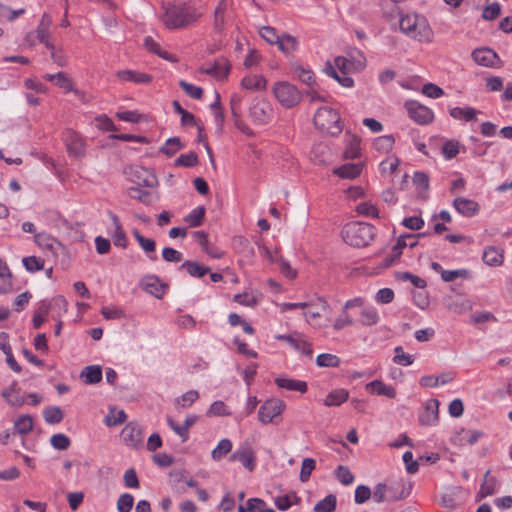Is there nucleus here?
<instances>
[{"label":"nucleus","instance_id":"c03bdc74","mask_svg":"<svg viewBox=\"0 0 512 512\" xmlns=\"http://www.w3.org/2000/svg\"><path fill=\"white\" fill-rule=\"evenodd\" d=\"M14 429L17 433L28 434L33 429V418L30 415H22L14 422Z\"/></svg>","mask_w":512,"mask_h":512},{"label":"nucleus","instance_id":"4be33fe9","mask_svg":"<svg viewBox=\"0 0 512 512\" xmlns=\"http://www.w3.org/2000/svg\"><path fill=\"white\" fill-rule=\"evenodd\" d=\"M275 384L282 389H286L288 391H297L301 394H304L308 390L307 382L286 378V377H277L274 380Z\"/></svg>","mask_w":512,"mask_h":512},{"label":"nucleus","instance_id":"a211bd4d","mask_svg":"<svg viewBox=\"0 0 512 512\" xmlns=\"http://www.w3.org/2000/svg\"><path fill=\"white\" fill-rule=\"evenodd\" d=\"M439 401L430 399L426 402L424 409L419 413V422L422 425H435L438 422Z\"/></svg>","mask_w":512,"mask_h":512},{"label":"nucleus","instance_id":"2f4dec72","mask_svg":"<svg viewBox=\"0 0 512 512\" xmlns=\"http://www.w3.org/2000/svg\"><path fill=\"white\" fill-rule=\"evenodd\" d=\"M291 67L293 72L296 74V76L302 83L306 84L310 88H313V86L315 85V78L312 70L305 68L304 66L298 63H292Z\"/></svg>","mask_w":512,"mask_h":512},{"label":"nucleus","instance_id":"f257e3e1","mask_svg":"<svg viewBox=\"0 0 512 512\" xmlns=\"http://www.w3.org/2000/svg\"><path fill=\"white\" fill-rule=\"evenodd\" d=\"M201 17L198 10L188 4H169L161 20L168 29H182L195 23Z\"/></svg>","mask_w":512,"mask_h":512},{"label":"nucleus","instance_id":"c85d7f7f","mask_svg":"<svg viewBox=\"0 0 512 512\" xmlns=\"http://www.w3.org/2000/svg\"><path fill=\"white\" fill-rule=\"evenodd\" d=\"M178 270H186L187 273L194 278H202L207 273L210 272V268L207 266H203L198 264L197 262L186 260L184 263H182Z\"/></svg>","mask_w":512,"mask_h":512},{"label":"nucleus","instance_id":"6e6552de","mask_svg":"<svg viewBox=\"0 0 512 512\" xmlns=\"http://www.w3.org/2000/svg\"><path fill=\"white\" fill-rule=\"evenodd\" d=\"M62 139L70 157L81 159L86 155V142L79 133L72 129H66Z\"/></svg>","mask_w":512,"mask_h":512},{"label":"nucleus","instance_id":"603ef678","mask_svg":"<svg viewBox=\"0 0 512 512\" xmlns=\"http://www.w3.org/2000/svg\"><path fill=\"white\" fill-rule=\"evenodd\" d=\"M379 321V315L375 308H364L360 313V322L364 326H372Z\"/></svg>","mask_w":512,"mask_h":512},{"label":"nucleus","instance_id":"5701e85b","mask_svg":"<svg viewBox=\"0 0 512 512\" xmlns=\"http://www.w3.org/2000/svg\"><path fill=\"white\" fill-rule=\"evenodd\" d=\"M117 77L123 81L133 82L136 84H149L153 79L150 74L128 69L118 71Z\"/></svg>","mask_w":512,"mask_h":512},{"label":"nucleus","instance_id":"6e6d98bb","mask_svg":"<svg viewBox=\"0 0 512 512\" xmlns=\"http://www.w3.org/2000/svg\"><path fill=\"white\" fill-rule=\"evenodd\" d=\"M12 290V273L9 268H1L0 294H7Z\"/></svg>","mask_w":512,"mask_h":512},{"label":"nucleus","instance_id":"338daca9","mask_svg":"<svg viewBox=\"0 0 512 512\" xmlns=\"http://www.w3.org/2000/svg\"><path fill=\"white\" fill-rule=\"evenodd\" d=\"M501 13V6L498 2L486 6L482 11V18L487 21L496 19Z\"/></svg>","mask_w":512,"mask_h":512},{"label":"nucleus","instance_id":"4468645a","mask_svg":"<svg viewBox=\"0 0 512 512\" xmlns=\"http://www.w3.org/2000/svg\"><path fill=\"white\" fill-rule=\"evenodd\" d=\"M107 214L112 222V228L108 229V234L111 236L113 244L123 249L127 248V236L123 230L119 217L110 210L107 212Z\"/></svg>","mask_w":512,"mask_h":512},{"label":"nucleus","instance_id":"69168bd1","mask_svg":"<svg viewBox=\"0 0 512 512\" xmlns=\"http://www.w3.org/2000/svg\"><path fill=\"white\" fill-rule=\"evenodd\" d=\"M134 504V497L129 493L120 495L117 501V510L119 512H130Z\"/></svg>","mask_w":512,"mask_h":512},{"label":"nucleus","instance_id":"0eeeda50","mask_svg":"<svg viewBox=\"0 0 512 512\" xmlns=\"http://www.w3.org/2000/svg\"><path fill=\"white\" fill-rule=\"evenodd\" d=\"M276 99L285 108H292L301 101L302 94L296 86L288 82H278L273 88Z\"/></svg>","mask_w":512,"mask_h":512},{"label":"nucleus","instance_id":"09e8293b","mask_svg":"<svg viewBox=\"0 0 512 512\" xmlns=\"http://www.w3.org/2000/svg\"><path fill=\"white\" fill-rule=\"evenodd\" d=\"M232 449V442L229 439H222L218 445L212 450L211 457L215 461L221 460Z\"/></svg>","mask_w":512,"mask_h":512},{"label":"nucleus","instance_id":"9d476101","mask_svg":"<svg viewBox=\"0 0 512 512\" xmlns=\"http://www.w3.org/2000/svg\"><path fill=\"white\" fill-rule=\"evenodd\" d=\"M405 108L409 117L420 125L429 124L433 120V112L417 101H407L405 103Z\"/></svg>","mask_w":512,"mask_h":512},{"label":"nucleus","instance_id":"0e129e2a","mask_svg":"<svg viewBox=\"0 0 512 512\" xmlns=\"http://www.w3.org/2000/svg\"><path fill=\"white\" fill-rule=\"evenodd\" d=\"M179 86L183 89V91L189 95L193 99H201L203 96V89L201 87L195 86L186 82L185 80H181L179 82Z\"/></svg>","mask_w":512,"mask_h":512},{"label":"nucleus","instance_id":"20e7f679","mask_svg":"<svg viewBox=\"0 0 512 512\" xmlns=\"http://www.w3.org/2000/svg\"><path fill=\"white\" fill-rule=\"evenodd\" d=\"M313 122L318 130L326 132L331 136L339 135L342 132L340 115L337 110L330 107L318 108L314 114Z\"/></svg>","mask_w":512,"mask_h":512},{"label":"nucleus","instance_id":"f704fd0d","mask_svg":"<svg viewBox=\"0 0 512 512\" xmlns=\"http://www.w3.org/2000/svg\"><path fill=\"white\" fill-rule=\"evenodd\" d=\"M227 10L226 0H220L214 11L213 27L216 32H223L225 28V12Z\"/></svg>","mask_w":512,"mask_h":512},{"label":"nucleus","instance_id":"a878e982","mask_svg":"<svg viewBox=\"0 0 512 512\" xmlns=\"http://www.w3.org/2000/svg\"><path fill=\"white\" fill-rule=\"evenodd\" d=\"M1 396L11 406L18 407L22 406L25 403V398L20 394L16 381H13L9 387L3 389L1 392Z\"/></svg>","mask_w":512,"mask_h":512},{"label":"nucleus","instance_id":"2eb2a0df","mask_svg":"<svg viewBox=\"0 0 512 512\" xmlns=\"http://www.w3.org/2000/svg\"><path fill=\"white\" fill-rule=\"evenodd\" d=\"M472 58L477 64L485 67H498L500 63L497 53L488 47L473 50Z\"/></svg>","mask_w":512,"mask_h":512},{"label":"nucleus","instance_id":"f8f14e48","mask_svg":"<svg viewBox=\"0 0 512 512\" xmlns=\"http://www.w3.org/2000/svg\"><path fill=\"white\" fill-rule=\"evenodd\" d=\"M139 286L143 291L157 299H162L168 289V285L162 282L156 275H147L143 277L139 282Z\"/></svg>","mask_w":512,"mask_h":512},{"label":"nucleus","instance_id":"39448f33","mask_svg":"<svg viewBox=\"0 0 512 512\" xmlns=\"http://www.w3.org/2000/svg\"><path fill=\"white\" fill-rule=\"evenodd\" d=\"M248 115L255 125L267 124L273 117L272 105L265 98L256 96L250 103Z\"/></svg>","mask_w":512,"mask_h":512},{"label":"nucleus","instance_id":"dca6fc26","mask_svg":"<svg viewBox=\"0 0 512 512\" xmlns=\"http://www.w3.org/2000/svg\"><path fill=\"white\" fill-rule=\"evenodd\" d=\"M232 462H240L246 469L253 471L255 468V453L249 445H244L235 450L229 458Z\"/></svg>","mask_w":512,"mask_h":512},{"label":"nucleus","instance_id":"13d9d810","mask_svg":"<svg viewBox=\"0 0 512 512\" xmlns=\"http://www.w3.org/2000/svg\"><path fill=\"white\" fill-rule=\"evenodd\" d=\"M335 475L338 481L345 486L352 484L354 481V475L351 473L349 468L344 465H339L336 468Z\"/></svg>","mask_w":512,"mask_h":512},{"label":"nucleus","instance_id":"49530a36","mask_svg":"<svg viewBox=\"0 0 512 512\" xmlns=\"http://www.w3.org/2000/svg\"><path fill=\"white\" fill-rule=\"evenodd\" d=\"M337 499L333 494L327 495L324 499L318 501L314 506L315 512H333L336 509Z\"/></svg>","mask_w":512,"mask_h":512},{"label":"nucleus","instance_id":"9b49d317","mask_svg":"<svg viewBox=\"0 0 512 512\" xmlns=\"http://www.w3.org/2000/svg\"><path fill=\"white\" fill-rule=\"evenodd\" d=\"M121 438L126 446L133 449L143 446V431L136 423H128L121 431Z\"/></svg>","mask_w":512,"mask_h":512},{"label":"nucleus","instance_id":"864d4df0","mask_svg":"<svg viewBox=\"0 0 512 512\" xmlns=\"http://www.w3.org/2000/svg\"><path fill=\"white\" fill-rule=\"evenodd\" d=\"M198 164V156L195 152L191 151L187 154H181L174 161V166H183L187 168L195 167Z\"/></svg>","mask_w":512,"mask_h":512},{"label":"nucleus","instance_id":"6ab92c4d","mask_svg":"<svg viewBox=\"0 0 512 512\" xmlns=\"http://www.w3.org/2000/svg\"><path fill=\"white\" fill-rule=\"evenodd\" d=\"M500 483L498 479L491 475V471L487 470L484 474L480 489L476 495V501L493 495L499 489Z\"/></svg>","mask_w":512,"mask_h":512},{"label":"nucleus","instance_id":"8fccbe9b","mask_svg":"<svg viewBox=\"0 0 512 512\" xmlns=\"http://www.w3.org/2000/svg\"><path fill=\"white\" fill-rule=\"evenodd\" d=\"M127 415L124 410L116 411V409H110L109 413L104 418V423L107 426H116L126 421Z\"/></svg>","mask_w":512,"mask_h":512},{"label":"nucleus","instance_id":"e2e57ef3","mask_svg":"<svg viewBox=\"0 0 512 512\" xmlns=\"http://www.w3.org/2000/svg\"><path fill=\"white\" fill-rule=\"evenodd\" d=\"M234 247L239 249L245 256H253L254 248L250 245L248 239L243 236H237L233 240Z\"/></svg>","mask_w":512,"mask_h":512},{"label":"nucleus","instance_id":"a18cd8bd","mask_svg":"<svg viewBox=\"0 0 512 512\" xmlns=\"http://www.w3.org/2000/svg\"><path fill=\"white\" fill-rule=\"evenodd\" d=\"M340 363V358L334 354L322 353L316 358L318 367L336 368L339 367Z\"/></svg>","mask_w":512,"mask_h":512},{"label":"nucleus","instance_id":"c9c22d12","mask_svg":"<svg viewBox=\"0 0 512 512\" xmlns=\"http://www.w3.org/2000/svg\"><path fill=\"white\" fill-rule=\"evenodd\" d=\"M349 397V392L345 389H338L331 391L324 400V405L327 407L339 406L344 403Z\"/></svg>","mask_w":512,"mask_h":512},{"label":"nucleus","instance_id":"5fc2aeb1","mask_svg":"<svg viewBox=\"0 0 512 512\" xmlns=\"http://www.w3.org/2000/svg\"><path fill=\"white\" fill-rule=\"evenodd\" d=\"M129 197L138 200L145 205L151 203V193L147 190H143L140 187H130L127 191Z\"/></svg>","mask_w":512,"mask_h":512},{"label":"nucleus","instance_id":"4c0bfd02","mask_svg":"<svg viewBox=\"0 0 512 512\" xmlns=\"http://www.w3.org/2000/svg\"><path fill=\"white\" fill-rule=\"evenodd\" d=\"M241 86L247 90H263L266 87V79L263 76H246L242 79Z\"/></svg>","mask_w":512,"mask_h":512},{"label":"nucleus","instance_id":"423d86ee","mask_svg":"<svg viewBox=\"0 0 512 512\" xmlns=\"http://www.w3.org/2000/svg\"><path fill=\"white\" fill-rule=\"evenodd\" d=\"M285 408L286 404L283 400L278 398L268 399L259 408L258 420L262 424H278L281 421L280 415L283 413Z\"/></svg>","mask_w":512,"mask_h":512},{"label":"nucleus","instance_id":"79ce46f5","mask_svg":"<svg viewBox=\"0 0 512 512\" xmlns=\"http://www.w3.org/2000/svg\"><path fill=\"white\" fill-rule=\"evenodd\" d=\"M183 146L179 137H171L166 140L165 144L159 149V152L171 157L182 149Z\"/></svg>","mask_w":512,"mask_h":512},{"label":"nucleus","instance_id":"f03ea898","mask_svg":"<svg viewBox=\"0 0 512 512\" xmlns=\"http://www.w3.org/2000/svg\"><path fill=\"white\" fill-rule=\"evenodd\" d=\"M399 28L406 36L419 42L429 43L433 39V31L428 20L417 13L400 15Z\"/></svg>","mask_w":512,"mask_h":512},{"label":"nucleus","instance_id":"473e14b6","mask_svg":"<svg viewBox=\"0 0 512 512\" xmlns=\"http://www.w3.org/2000/svg\"><path fill=\"white\" fill-rule=\"evenodd\" d=\"M35 243L42 248H46L52 252H56L59 248H62V244L46 233H37L34 236Z\"/></svg>","mask_w":512,"mask_h":512},{"label":"nucleus","instance_id":"4d7b16f0","mask_svg":"<svg viewBox=\"0 0 512 512\" xmlns=\"http://www.w3.org/2000/svg\"><path fill=\"white\" fill-rule=\"evenodd\" d=\"M22 263L25 269L30 273H34L44 269V260L36 256L24 257L22 259Z\"/></svg>","mask_w":512,"mask_h":512},{"label":"nucleus","instance_id":"3c124183","mask_svg":"<svg viewBox=\"0 0 512 512\" xmlns=\"http://www.w3.org/2000/svg\"><path fill=\"white\" fill-rule=\"evenodd\" d=\"M241 101H242V97L240 95L234 94V95L231 96V99H230L231 114H232V117L234 118L236 127L239 128V129H242V126H241L242 123L240 121V117H241L240 104H241Z\"/></svg>","mask_w":512,"mask_h":512},{"label":"nucleus","instance_id":"052dcab7","mask_svg":"<svg viewBox=\"0 0 512 512\" xmlns=\"http://www.w3.org/2000/svg\"><path fill=\"white\" fill-rule=\"evenodd\" d=\"M316 467V462L312 458H305L302 461L301 471L299 475V479L301 482H307L311 476L312 471Z\"/></svg>","mask_w":512,"mask_h":512},{"label":"nucleus","instance_id":"cd10ccee","mask_svg":"<svg viewBox=\"0 0 512 512\" xmlns=\"http://www.w3.org/2000/svg\"><path fill=\"white\" fill-rule=\"evenodd\" d=\"M366 387L373 394L383 395L390 399H393L396 396L395 388L390 385H386L381 380H373L368 383Z\"/></svg>","mask_w":512,"mask_h":512},{"label":"nucleus","instance_id":"7c9ffc66","mask_svg":"<svg viewBox=\"0 0 512 512\" xmlns=\"http://www.w3.org/2000/svg\"><path fill=\"white\" fill-rule=\"evenodd\" d=\"M52 308V303L41 301L39 307L33 313V328L39 329L47 320V316Z\"/></svg>","mask_w":512,"mask_h":512},{"label":"nucleus","instance_id":"bb28decb","mask_svg":"<svg viewBox=\"0 0 512 512\" xmlns=\"http://www.w3.org/2000/svg\"><path fill=\"white\" fill-rule=\"evenodd\" d=\"M361 163H347L333 170V173L342 179H355L362 172Z\"/></svg>","mask_w":512,"mask_h":512},{"label":"nucleus","instance_id":"680f3d73","mask_svg":"<svg viewBox=\"0 0 512 512\" xmlns=\"http://www.w3.org/2000/svg\"><path fill=\"white\" fill-rule=\"evenodd\" d=\"M460 144L457 141H446L442 146V153L446 160H451L459 153Z\"/></svg>","mask_w":512,"mask_h":512},{"label":"nucleus","instance_id":"c756f323","mask_svg":"<svg viewBox=\"0 0 512 512\" xmlns=\"http://www.w3.org/2000/svg\"><path fill=\"white\" fill-rule=\"evenodd\" d=\"M80 377L85 384H97L102 380V369L98 365L87 366L82 370Z\"/></svg>","mask_w":512,"mask_h":512},{"label":"nucleus","instance_id":"412c9836","mask_svg":"<svg viewBox=\"0 0 512 512\" xmlns=\"http://www.w3.org/2000/svg\"><path fill=\"white\" fill-rule=\"evenodd\" d=\"M482 260L486 265L491 267L501 266L504 261L503 249L495 246L486 247L482 253Z\"/></svg>","mask_w":512,"mask_h":512},{"label":"nucleus","instance_id":"ea45409f","mask_svg":"<svg viewBox=\"0 0 512 512\" xmlns=\"http://www.w3.org/2000/svg\"><path fill=\"white\" fill-rule=\"evenodd\" d=\"M277 45L283 53L290 54L297 49L298 41L292 35L283 34L280 36V39H279V42Z\"/></svg>","mask_w":512,"mask_h":512},{"label":"nucleus","instance_id":"393cba45","mask_svg":"<svg viewBox=\"0 0 512 512\" xmlns=\"http://www.w3.org/2000/svg\"><path fill=\"white\" fill-rule=\"evenodd\" d=\"M231 65L226 58L215 60L212 67L202 70L203 73L214 76L218 79L226 78L230 72Z\"/></svg>","mask_w":512,"mask_h":512},{"label":"nucleus","instance_id":"e433bc0d","mask_svg":"<svg viewBox=\"0 0 512 512\" xmlns=\"http://www.w3.org/2000/svg\"><path fill=\"white\" fill-rule=\"evenodd\" d=\"M135 174L137 177V180L135 182L139 186L154 187L157 183L156 177L145 168H138L137 170H135Z\"/></svg>","mask_w":512,"mask_h":512},{"label":"nucleus","instance_id":"f3484780","mask_svg":"<svg viewBox=\"0 0 512 512\" xmlns=\"http://www.w3.org/2000/svg\"><path fill=\"white\" fill-rule=\"evenodd\" d=\"M452 205L460 215L468 218L474 217L480 210L478 202L465 197H456L453 200Z\"/></svg>","mask_w":512,"mask_h":512},{"label":"nucleus","instance_id":"bf43d9fd","mask_svg":"<svg viewBox=\"0 0 512 512\" xmlns=\"http://www.w3.org/2000/svg\"><path fill=\"white\" fill-rule=\"evenodd\" d=\"M50 443L57 450H67L71 445V440L67 435L58 433L51 437Z\"/></svg>","mask_w":512,"mask_h":512},{"label":"nucleus","instance_id":"37998d69","mask_svg":"<svg viewBox=\"0 0 512 512\" xmlns=\"http://www.w3.org/2000/svg\"><path fill=\"white\" fill-rule=\"evenodd\" d=\"M205 211L206 209L204 206H199L186 215L184 217V221L187 222L190 227H198L204 220Z\"/></svg>","mask_w":512,"mask_h":512},{"label":"nucleus","instance_id":"72a5a7b5","mask_svg":"<svg viewBox=\"0 0 512 512\" xmlns=\"http://www.w3.org/2000/svg\"><path fill=\"white\" fill-rule=\"evenodd\" d=\"M144 46L148 51L158 55L162 59L170 62H175L177 60L175 56L169 54L167 51L162 50L160 45L151 36L144 38Z\"/></svg>","mask_w":512,"mask_h":512},{"label":"nucleus","instance_id":"b1692460","mask_svg":"<svg viewBox=\"0 0 512 512\" xmlns=\"http://www.w3.org/2000/svg\"><path fill=\"white\" fill-rule=\"evenodd\" d=\"M445 307L455 314H463L471 310V302L461 296L445 298Z\"/></svg>","mask_w":512,"mask_h":512},{"label":"nucleus","instance_id":"ddd939ff","mask_svg":"<svg viewBox=\"0 0 512 512\" xmlns=\"http://www.w3.org/2000/svg\"><path fill=\"white\" fill-rule=\"evenodd\" d=\"M275 339L286 341L296 351H300L309 358H312L313 350L312 344L309 343L302 334L293 333L289 335H276Z\"/></svg>","mask_w":512,"mask_h":512},{"label":"nucleus","instance_id":"de8ad7c7","mask_svg":"<svg viewBox=\"0 0 512 512\" xmlns=\"http://www.w3.org/2000/svg\"><path fill=\"white\" fill-rule=\"evenodd\" d=\"M43 417L48 424H58L63 418V412L60 407L50 406L43 411Z\"/></svg>","mask_w":512,"mask_h":512},{"label":"nucleus","instance_id":"aec40b11","mask_svg":"<svg viewBox=\"0 0 512 512\" xmlns=\"http://www.w3.org/2000/svg\"><path fill=\"white\" fill-rule=\"evenodd\" d=\"M52 24V18L44 13L36 29L37 39L43 43L47 49H53V43L49 39V27Z\"/></svg>","mask_w":512,"mask_h":512},{"label":"nucleus","instance_id":"774afa93","mask_svg":"<svg viewBox=\"0 0 512 512\" xmlns=\"http://www.w3.org/2000/svg\"><path fill=\"white\" fill-rule=\"evenodd\" d=\"M356 211L364 216L379 218L378 208L369 202H362L358 204Z\"/></svg>","mask_w":512,"mask_h":512},{"label":"nucleus","instance_id":"58836bf2","mask_svg":"<svg viewBox=\"0 0 512 512\" xmlns=\"http://www.w3.org/2000/svg\"><path fill=\"white\" fill-rule=\"evenodd\" d=\"M477 111L472 107H454L450 110V116L454 119L465 120L467 122L473 121L476 119Z\"/></svg>","mask_w":512,"mask_h":512},{"label":"nucleus","instance_id":"7ed1b4c3","mask_svg":"<svg viewBox=\"0 0 512 512\" xmlns=\"http://www.w3.org/2000/svg\"><path fill=\"white\" fill-rule=\"evenodd\" d=\"M375 227L372 224L353 221L347 223L342 229L343 240L350 246H368L375 237Z\"/></svg>","mask_w":512,"mask_h":512},{"label":"nucleus","instance_id":"a19ab883","mask_svg":"<svg viewBox=\"0 0 512 512\" xmlns=\"http://www.w3.org/2000/svg\"><path fill=\"white\" fill-rule=\"evenodd\" d=\"M395 143V138L393 135H383L380 137H377L373 142V147L379 151L388 153L392 150Z\"/></svg>","mask_w":512,"mask_h":512},{"label":"nucleus","instance_id":"1a4fd4ad","mask_svg":"<svg viewBox=\"0 0 512 512\" xmlns=\"http://www.w3.org/2000/svg\"><path fill=\"white\" fill-rule=\"evenodd\" d=\"M389 502L399 501L408 497L412 490V485L405 479L393 478L386 483Z\"/></svg>","mask_w":512,"mask_h":512}]
</instances>
